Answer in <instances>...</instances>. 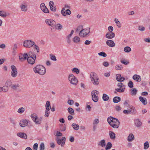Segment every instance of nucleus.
Returning a JSON list of instances; mask_svg holds the SVG:
<instances>
[{"label": "nucleus", "instance_id": "f257e3e1", "mask_svg": "<svg viewBox=\"0 0 150 150\" xmlns=\"http://www.w3.org/2000/svg\"><path fill=\"white\" fill-rule=\"evenodd\" d=\"M33 70L35 73H37L41 75H44L46 73L45 68L41 65H38L34 67Z\"/></svg>", "mask_w": 150, "mask_h": 150}, {"label": "nucleus", "instance_id": "f03ea898", "mask_svg": "<svg viewBox=\"0 0 150 150\" xmlns=\"http://www.w3.org/2000/svg\"><path fill=\"white\" fill-rule=\"evenodd\" d=\"M107 121L111 126L114 128H117L119 126L120 122L117 119L112 117H109Z\"/></svg>", "mask_w": 150, "mask_h": 150}, {"label": "nucleus", "instance_id": "7ed1b4c3", "mask_svg": "<svg viewBox=\"0 0 150 150\" xmlns=\"http://www.w3.org/2000/svg\"><path fill=\"white\" fill-rule=\"evenodd\" d=\"M90 79L92 83L94 85H98L99 83V78L97 74L94 72L90 74Z\"/></svg>", "mask_w": 150, "mask_h": 150}, {"label": "nucleus", "instance_id": "20e7f679", "mask_svg": "<svg viewBox=\"0 0 150 150\" xmlns=\"http://www.w3.org/2000/svg\"><path fill=\"white\" fill-rule=\"evenodd\" d=\"M90 32V28H86L82 29L79 32V35L83 38L87 37L89 35Z\"/></svg>", "mask_w": 150, "mask_h": 150}, {"label": "nucleus", "instance_id": "39448f33", "mask_svg": "<svg viewBox=\"0 0 150 150\" xmlns=\"http://www.w3.org/2000/svg\"><path fill=\"white\" fill-rule=\"evenodd\" d=\"M68 79L70 83L73 85L76 86L78 83L77 79L73 74H69L68 76Z\"/></svg>", "mask_w": 150, "mask_h": 150}, {"label": "nucleus", "instance_id": "423d86ee", "mask_svg": "<svg viewBox=\"0 0 150 150\" xmlns=\"http://www.w3.org/2000/svg\"><path fill=\"white\" fill-rule=\"evenodd\" d=\"M32 52H30L28 53V56L27 58L28 62L31 64H33L35 62V59H36V55L33 54L32 55Z\"/></svg>", "mask_w": 150, "mask_h": 150}, {"label": "nucleus", "instance_id": "0eeeda50", "mask_svg": "<svg viewBox=\"0 0 150 150\" xmlns=\"http://www.w3.org/2000/svg\"><path fill=\"white\" fill-rule=\"evenodd\" d=\"M125 107L127 108V109L129 110L131 114L136 113L137 111L134 107L128 104L127 102L125 101L124 103Z\"/></svg>", "mask_w": 150, "mask_h": 150}, {"label": "nucleus", "instance_id": "6e6552de", "mask_svg": "<svg viewBox=\"0 0 150 150\" xmlns=\"http://www.w3.org/2000/svg\"><path fill=\"white\" fill-rule=\"evenodd\" d=\"M35 44V42L32 40H26L24 41L23 45L25 47L30 48L33 47Z\"/></svg>", "mask_w": 150, "mask_h": 150}, {"label": "nucleus", "instance_id": "1a4fd4ad", "mask_svg": "<svg viewBox=\"0 0 150 150\" xmlns=\"http://www.w3.org/2000/svg\"><path fill=\"white\" fill-rule=\"evenodd\" d=\"M98 92L96 90H94L92 91V98L94 102H96L98 101Z\"/></svg>", "mask_w": 150, "mask_h": 150}, {"label": "nucleus", "instance_id": "9d476101", "mask_svg": "<svg viewBox=\"0 0 150 150\" xmlns=\"http://www.w3.org/2000/svg\"><path fill=\"white\" fill-rule=\"evenodd\" d=\"M11 75L13 78H15L17 76L18 74L17 69L16 67L13 65H12L11 67Z\"/></svg>", "mask_w": 150, "mask_h": 150}, {"label": "nucleus", "instance_id": "9b49d317", "mask_svg": "<svg viewBox=\"0 0 150 150\" xmlns=\"http://www.w3.org/2000/svg\"><path fill=\"white\" fill-rule=\"evenodd\" d=\"M45 21L47 25L51 27H54L56 23L55 21L52 19H47Z\"/></svg>", "mask_w": 150, "mask_h": 150}, {"label": "nucleus", "instance_id": "f8f14e48", "mask_svg": "<svg viewBox=\"0 0 150 150\" xmlns=\"http://www.w3.org/2000/svg\"><path fill=\"white\" fill-rule=\"evenodd\" d=\"M57 143L59 145L61 144V146L63 147L64 145L65 142L66 141V138L65 137H63L62 138V139H59L57 138Z\"/></svg>", "mask_w": 150, "mask_h": 150}, {"label": "nucleus", "instance_id": "ddd939ff", "mask_svg": "<svg viewBox=\"0 0 150 150\" xmlns=\"http://www.w3.org/2000/svg\"><path fill=\"white\" fill-rule=\"evenodd\" d=\"M29 121L26 119H22L20 122L19 125L22 127H24L26 126L28 123Z\"/></svg>", "mask_w": 150, "mask_h": 150}, {"label": "nucleus", "instance_id": "4468645a", "mask_svg": "<svg viewBox=\"0 0 150 150\" xmlns=\"http://www.w3.org/2000/svg\"><path fill=\"white\" fill-rule=\"evenodd\" d=\"M61 13L63 16H65L67 15H70L71 13V11L69 9L62 8Z\"/></svg>", "mask_w": 150, "mask_h": 150}, {"label": "nucleus", "instance_id": "2eb2a0df", "mask_svg": "<svg viewBox=\"0 0 150 150\" xmlns=\"http://www.w3.org/2000/svg\"><path fill=\"white\" fill-rule=\"evenodd\" d=\"M40 8L41 10L44 13H49V10L46 7L44 3H42L40 5Z\"/></svg>", "mask_w": 150, "mask_h": 150}, {"label": "nucleus", "instance_id": "dca6fc26", "mask_svg": "<svg viewBox=\"0 0 150 150\" xmlns=\"http://www.w3.org/2000/svg\"><path fill=\"white\" fill-rule=\"evenodd\" d=\"M28 56L27 53H25L24 54H20L19 56V58L21 61H23L26 59Z\"/></svg>", "mask_w": 150, "mask_h": 150}, {"label": "nucleus", "instance_id": "f3484780", "mask_svg": "<svg viewBox=\"0 0 150 150\" xmlns=\"http://www.w3.org/2000/svg\"><path fill=\"white\" fill-rule=\"evenodd\" d=\"M49 5L51 11H56V7L53 1H50L49 2Z\"/></svg>", "mask_w": 150, "mask_h": 150}, {"label": "nucleus", "instance_id": "a211bd4d", "mask_svg": "<svg viewBox=\"0 0 150 150\" xmlns=\"http://www.w3.org/2000/svg\"><path fill=\"white\" fill-rule=\"evenodd\" d=\"M72 41L74 43L79 44L81 42V38L79 36H75L72 38Z\"/></svg>", "mask_w": 150, "mask_h": 150}, {"label": "nucleus", "instance_id": "6ab92c4d", "mask_svg": "<svg viewBox=\"0 0 150 150\" xmlns=\"http://www.w3.org/2000/svg\"><path fill=\"white\" fill-rule=\"evenodd\" d=\"M115 36V33L112 32H108L105 35L106 38L111 39L114 38Z\"/></svg>", "mask_w": 150, "mask_h": 150}, {"label": "nucleus", "instance_id": "aec40b11", "mask_svg": "<svg viewBox=\"0 0 150 150\" xmlns=\"http://www.w3.org/2000/svg\"><path fill=\"white\" fill-rule=\"evenodd\" d=\"M106 44L108 46L112 47H115V44L114 42L112 40H108L106 42Z\"/></svg>", "mask_w": 150, "mask_h": 150}, {"label": "nucleus", "instance_id": "412c9836", "mask_svg": "<svg viewBox=\"0 0 150 150\" xmlns=\"http://www.w3.org/2000/svg\"><path fill=\"white\" fill-rule=\"evenodd\" d=\"M132 78L136 81L139 82L141 80V77L139 75L134 74L132 77Z\"/></svg>", "mask_w": 150, "mask_h": 150}, {"label": "nucleus", "instance_id": "4be33fe9", "mask_svg": "<svg viewBox=\"0 0 150 150\" xmlns=\"http://www.w3.org/2000/svg\"><path fill=\"white\" fill-rule=\"evenodd\" d=\"M139 99L143 105H145L147 104V102L146 99V98L143 97L142 96H139Z\"/></svg>", "mask_w": 150, "mask_h": 150}, {"label": "nucleus", "instance_id": "5701e85b", "mask_svg": "<svg viewBox=\"0 0 150 150\" xmlns=\"http://www.w3.org/2000/svg\"><path fill=\"white\" fill-rule=\"evenodd\" d=\"M17 135L22 138L26 139L27 138V135L23 132H20L17 133Z\"/></svg>", "mask_w": 150, "mask_h": 150}, {"label": "nucleus", "instance_id": "b1692460", "mask_svg": "<svg viewBox=\"0 0 150 150\" xmlns=\"http://www.w3.org/2000/svg\"><path fill=\"white\" fill-rule=\"evenodd\" d=\"M116 79L119 81H123L125 80V78L122 76L120 74H117L116 75Z\"/></svg>", "mask_w": 150, "mask_h": 150}, {"label": "nucleus", "instance_id": "393cba45", "mask_svg": "<svg viewBox=\"0 0 150 150\" xmlns=\"http://www.w3.org/2000/svg\"><path fill=\"white\" fill-rule=\"evenodd\" d=\"M20 86V84L18 83H15L12 84L11 88L14 90H16Z\"/></svg>", "mask_w": 150, "mask_h": 150}, {"label": "nucleus", "instance_id": "a878e982", "mask_svg": "<svg viewBox=\"0 0 150 150\" xmlns=\"http://www.w3.org/2000/svg\"><path fill=\"white\" fill-rule=\"evenodd\" d=\"M134 135L132 133L129 134L127 137V140L128 142H132V140H134Z\"/></svg>", "mask_w": 150, "mask_h": 150}, {"label": "nucleus", "instance_id": "bb28decb", "mask_svg": "<svg viewBox=\"0 0 150 150\" xmlns=\"http://www.w3.org/2000/svg\"><path fill=\"white\" fill-rule=\"evenodd\" d=\"M114 21L115 22L117 27L119 28H120L121 27V24L117 18H114Z\"/></svg>", "mask_w": 150, "mask_h": 150}, {"label": "nucleus", "instance_id": "cd10ccee", "mask_svg": "<svg viewBox=\"0 0 150 150\" xmlns=\"http://www.w3.org/2000/svg\"><path fill=\"white\" fill-rule=\"evenodd\" d=\"M31 117L33 120V121L35 122L36 119H38V115L36 113L32 114L30 116Z\"/></svg>", "mask_w": 150, "mask_h": 150}, {"label": "nucleus", "instance_id": "c85d7f7f", "mask_svg": "<svg viewBox=\"0 0 150 150\" xmlns=\"http://www.w3.org/2000/svg\"><path fill=\"white\" fill-rule=\"evenodd\" d=\"M56 30H61L62 28V26L60 24H54V26L53 27Z\"/></svg>", "mask_w": 150, "mask_h": 150}, {"label": "nucleus", "instance_id": "c756f323", "mask_svg": "<svg viewBox=\"0 0 150 150\" xmlns=\"http://www.w3.org/2000/svg\"><path fill=\"white\" fill-rule=\"evenodd\" d=\"M43 117L41 116L39 118L38 117V119H36V120L34 122L36 124H40L41 123Z\"/></svg>", "mask_w": 150, "mask_h": 150}, {"label": "nucleus", "instance_id": "7c9ffc66", "mask_svg": "<svg viewBox=\"0 0 150 150\" xmlns=\"http://www.w3.org/2000/svg\"><path fill=\"white\" fill-rule=\"evenodd\" d=\"M20 8L22 11L25 12L27 11V6L24 4H22L20 6Z\"/></svg>", "mask_w": 150, "mask_h": 150}, {"label": "nucleus", "instance_id": "2f4dec72", "mask_svg": "<svg viewBox=\"0 0 150 150\" xmlns=\"http://www.w3.org/2000/svg\"><path fill=\"white\" fill-rule=\"evenodd\" d=\"M109 135L111 139H115V134L112 131H110L109 132Z\"/></svg>", "mask_w": 150, "mask_h": 150}, {"label": "nucleus", "instance_id": "473e14b6", "mask_svg": "<svg viewBox=\"0 0 150 150\" xmlns=\"http://www.w3.org/2000/svg\"><path fill=\"white\" fill-rule=\"evenodd\" d=\"M135 125L137 127H140L142 124L141 122L139 119L135 120L134 121Z\"/></svg>", "mask_w": 150, "mask_h": 150}, {"label": "nucleus", "instance_id": "72a5a7b5", "mask_svg": "<svg viewBox=\"0 0 150 150\" xmlns=\"http://www.w3.org/2000/svg\"><path fill=\"white\" fill-rule=\"evenodd\" d=\"M131 95L133 96H135L137 92V90L135 88L131 89L130 90Z\"/></svg>", "mask_w": 150, "mask_h": 150}, {"label": "nucleus", "instance_id": "f704fd0d", "mask_svg": "<svg viewBox=\"0 0 150 150\" xmlns=\"http://www.w3.org/2000/svg\"><path fill=\"white\" fill-rule=\"evenodd\" d=\"M45 107L46 110H50L51 109V105L50 102L49 101H47L46 102Z\"/></svg>", "mask_w": 150, "mask_h": 150}, {"label": "nucleus", "instance_id": "c9c22d12", "mask_svg": "<svg viewBox=\"0 0 150 150\" xmlns=\"http://www.w3.org/2000/svg\"><path fill=\"white\" fill-rule=\"evenodd\" d=\"M12 84V82L11 81L7 80L6 81L5 85L8 88L11 87V88Z\"/></svg>", "mask_w": 150, "mask_h": 150}, {"label": "nucleus", "instance_id": "e433bc0d", "mask_svg": "<svg viewBox=\"0 0 150 150\" xmlns=\"http://www.w3.org/2000/svg\"><path fill=\"white\" fill-rule=\"evenodd\" d=\"M98 145L102 147L105 146L106 145L105 141L104 139L101 140L99 142Z\"/></svg>", "mask_w": 150, "mask_h": 150}, {"label": "nucleus", "instance_id": "4c0bfd02", "mask_svg": "<svg viewBox=\"0 0 150 150\" xmlns=\"http://www.w3.org/2000/svg\"><path fill=\"white\" fill-rule=\"evenodd\" d=\"M71 71L72 73H75L76 74H78L79 73V69L77 68H74L71 69Z\"/></svg>", "mask_w": 150, "mask_h": 150}, {"label": "nucleus", "instance_id": "58836bf2", "mask_svg": "<svg viewBox=\"0 0 150 150\" xmlns=\"http://www.w3.org/2000/svg\"><path fill=\"white\" fill-rule=\"evenodd\" d=\"M72 126L73 127V129L76 130H78L79 129V126L78 124H76L75 123H73L72 124Z\"/></svg>", "mask_w": 150, "mask_h": 150}, {"label": "nucleus", "instance_id": "ea45409f", "mask_svg": "<svg viewBox=\"0 0 150 150\" xmlns=\"http://www.w3.org/2000/svg\"><path fill=\"white\" fill-rule=\"evenodd\" d=\"M120 101V97L116 96L114 98H113V102L115 103H118Z\"/></svg>", "mask_w": 150, "mask_h": 150}, {"label": "nucleus", "instance_id": "a19ab883", "mask_svg": "<svg viewBox=\"0 0 150 150\" xmlns=\"http://www.w3.org/2000/svg\"><path fill=\"white\" fill-rule=\"evenodd\" d=\"M2 92H6L8 90V88L5 85V86L2 87Z\"/></svg>", "mask_w": 150, "mask_h": 150}, {"label": "nucleus", "instance_id": "79ce46f5", "mask_svg": "<svg viewBox=\"0 0 150 150\" xmlns=\"http://www.w3.org/2000/svg\"><path fill=\"white\" fill-rule=\"evenodd\" d=\"M25 110V108L23 107H21L19 108L18 111L17 112L19 114H22Z\"/></svg>", "mask_w": 150, "mask_h": 150}, {"label": "nucleus", "instance_id": "37998d69", "mask_svg": "<svg viewBox=\"0 0 150 150\" xmlns=\"http://www.w3.org/2000/svg\"><path fill=\"white\" fill-rule=\"evenodd\" d=\"M102 98L104 101H107L109 99V97L106 94L104 93L103 95Z\"/></svg>", "mask_w": 150, "mask_h": 150}, {"label": "nucleus", "instance_id": "c03bdc74", "mask_svg": "<svg viewBox=\"0 0 150 150\" xmlns=\"http://www.w3.org/2000/svg\"><path fill=\"white\" fill-rule=\"evenodd\" d=\"M124 51L127 53L131 51L130 47L128 46H127L124 47Z\"/></svg>", "mask_w": 150, "mask_h": 150}, {"label": "nucleus", "instance_id": "a18cd8bd", "mask_svg": "<svg viewBox=\"0 0 150 150\" xmlns=\"http://www.w3.org/2000/svg\"><path fill=\"white\" fill-rule=\"evenodd\" d=\"M149 146V142L148 141H146L144 143V149H147Z\"/></svg>", "mask_w": 150, "mask_h": 150}, {"label": "nucleus", "instance_id": "49530a36", "mask_svg": "<svg viewBox=\"0 0 150 150\" xmlns=\"http://www.w3.org/2000/svg\"><path fill=\"white\" fill-rule=\"evenodd\" d=\"M138 28L139 30L141 31H144L145 30V27L142 25H139L138 26Z\"/></svg>", "mask_w": 150, "mask_h": 150}, {"label": "nucleus", "instance_id": "de8ad7c7", "mask_svg": "<svg viewBox=\"0 0 150 150\" xmlns=\"http://www.w3.org/2000/svg\"><path fill=\"white\" fill-rule=\"evenodd\" d=\"M68 111L69 113L71 115H73L74 114V111L72 108H68Z\"/></svg>", "mask_w": 150, "mask_h": 150}, {"label": "nucleus", "instance_id": "09e8293b", "mask_svg": "<svg viewBox=\"0 0 150 150\" xmlns=\"http://www.w3.org/2000/svg\"><path fill=\"white\" fill-rule=\"evenodd\" d=\"M112 146V144L111 143L108 142L107 143V145L105 147V150H108L110 149Z\"/></svg>", "mask_w": 150, "mask_h": 150}, {"label": "nucleus", "instance_id": "8fccbe9b", "mask_svg": "<svg viewBox=\"0 0 150 150\" xmlns=\"http://www.w3.org/2000/svg\"><path fill=\"white\" fill-rule=\"evenodd\" d=\"M49 110H45V112L44 116L46 117H48L50 114Z\"/></svg>", "mask_w": 150, "mask_h": 150}, {"label": "nucleus", "instance_id": "3c124183", "mask_svg": "<svg viewBox=\"0 0 150 150\" xmlns=\"http://www.w3.org/2000/svg\"><path fill=\"white\" fill-rule=\"evenodd\" d=\"M115 69L117 70H122V65H117L115 67Z\"/></svg>", "mask_w": 150, "mask_h": 150}, {"label": "nucleus", "instance_id": "603ef678", "mask_svg": "<svg viewBox=\"0 0 150 150\" xmlns=\"http://www.w3.org/2000/svg\"><path fill=\"white\" fill-rule=\"evenodd\" d=\"M0 16L4 18L6 17L7 16V15L4 11H0Z\"/></svg>", "mask_w": 150, "mask_h": 150}, {"label": "nucleus", "instance_id": "864d4df0", "mask_svg": "<svg viewBox=\"0 0 150 150\" xmlns=\"http://www.w3.org/2000/svg\"><path fill=\"white\" fill-rule=\"evenodd\" d=\"M125 88H116L115 91L119 93L123 92L125 91Z\"/></svg>", "mask_w": 150, "mask_h": 150}, {"label": "nucleus", "instance_id": "5fc2aeb1", "mask_svg": "<svg viewBox=\"0 0 150 150\" xmlns=\"http://www.w3.org/2000/svg\"><path fill=\"white\" fill-rule=\"evenodd\" d=\"M99 120L98 119L96 118L93 120V125H97L99 123Z\"/></svg>", "mask_w": 150, "mask_h": 150}, {"label": "nucleus", "instance_id": "6e6d98bb", "mask_svg": "<svg viewBox=\"0 0 150 150\" xmlns=\"http://www.w3.org/2000/svg\"><path fill=\"white\" fill-rule=\"evenodd\" d=\"M40 150H44L45 149V145L42 142L40 146Z\"/></svg>", "mask_w": 150, "mask_h": 150}, {"label": "nucleus", "instance_id": "4d7b16f0", "mask_svg": "<svg viewBox=\"0 0 150 150\" xmlns=\"http://www.w3.org/2000/svg\"><path fill=\"white\" fill-rule=\"evenodd\" d=\"M98 54L99 56H103L104 57H105L107 56L106 54L103 52H102L99 53Z\"/></svg>", "mask_w": 150, "mask_h": 150}, {"label": "nucleus", "instance_id": "13d9d810", "mask_svg": "<svg viewBox=\"0 0 150 150\" xmlns=\"http://www.w3.org/2000/svg\"><path fill=\"white\" fill-rule=\"evenodd\" d=\"M74 32V31L73 30H72L71 31L70 33L67 35L66 37V38H71L72 35L73 34Z\"/></svg>", "mask_w": 150, "mask_h": 150}, {"label": "nucleus", "instance_id": "bf43d9fd", "mask_svg": "<svg viewBox=\"0 0 150 150\" xmlns=\"http://www.w3.org/2000/svg\"><path fill=\"white\" fill-rule=\"evenodd\" d=\"M34 49L35 50H36L37 51V52H40V50L39 49V47L38 46L36 45H34Z\"/></svg>", "mask_w": 150, "mask_h": 150}, {"label": "nucleus", "instance_id": "052dcab7", "mask_svg": "<svg viewBox=\"0 0 150 150\" xmlns=\"http://www.w3.org/2000/svg\"><path fill=\"white\" fill-rule=\"evenodd\" d=\"M128 85V86L130 88L133 87V83L132 81H129Z\"/></svg>", "mask_w": 150, "mask_h": 150}, {"label": "nucleus", "instance_id": "680f3d73", "mask_svg": "<svg viewBox=\"0 0 150 150\" xmlns=\"http://www.w3.org/2000/svg\"><path fill=\"white\" fill-rule=\"evenodd\" d=\"M50 59L53 61H56L57 60V59L56 57L53 55L50 54Z\"/></svg>", "mask_w": 150, "mask_h": 150}, {"label": "nucleus", "instance_id": "e2e57ef3", "mask_svg": "<svg viewBox=\"0 0 150 150\" xmlns=\"http://www.w3.org/2000/svg\"><path fill=\"white\" fill-rule=\"evenodd\" d=\"M67 103L69 105H71L74 104V101L73 100H68Z\"/></svg>", "mask_w": 150, "mask_h": 150}, {"label": "nucleus", "instance_id": "0e129e2a", "mask_svg": "<svg viewBox=\"0 0 150 150\" xmlns=\"http://www.w3.org/2000/svg\"><path fill=\"white\" fill-rule=\"evenodd\" d=\"M123 112L125 114H131L129 110H125L123 111Z\"/></svg>", "mask_w": 150, "mask_h": 150}, {"label": "nucleus", "instance_id": "69168bd1", "mask_svg": "<svg viewBox=\"0 0 150 150\" xmlns=\"http://www.w3.org/2000/svg\"><path fill=\"white\" fill-rule=\"evenodd\" d=\"M108 30L109 32H112L113 30V28L112 26H109L108 28Z\"/></svg>", "mask_w": 150, "mask_h": 150}, {"label": "nucleus", "instance_id": "338daca9", "mask_svg": "<svg viewBox=\"0 0 150 150\" xmlns=\"http://www.w3.org/2000/svg\"><path fill=\"white\" fill-rule=\"evenodd\" d=\"M38 148V144L37 143H35L33 146V149L35 150H37Z\"/></svg>", "mask_w": 150, "mask_h": 150}, {"label": "nucleus", "instance_id": "774afa93", "mask_svg": "<svg viewBox=\"0 0 150 150\" xmlns=\"http://www.w3.org/2000/svg\"><path fill=\"white\" fill-rule=\"evenodd\" d=\"M144 41L146 42L150 43V38H145Z\"/></svg>", "mask_w": 150, "mask_h": 150}]
</instances>
